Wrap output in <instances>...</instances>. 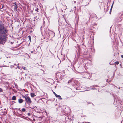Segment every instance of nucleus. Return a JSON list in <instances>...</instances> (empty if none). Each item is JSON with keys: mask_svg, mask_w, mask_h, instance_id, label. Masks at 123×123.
Masks as SVG:
<instances>
[{"mask_svg": "<svg viewBox=\"0 0 123 123\" xmlns=\"http://www.w3.org/2000/svg\"><path fill=\"white\" fill-rule=\"evenodd\" d=\"M25 100L27 102H28L30 103H31V100L29 97L26 96Z\"/></svg>", "mask_w": 123, "mask_h": 123, "instance_id": "obj_2", "label": "nucleus"}, {"mask_svg": "<svg viewBox=\"0 0 123 123\" xmlns=\"http://www.w3.org/2000/svg\"><path fill=\"white\" fill-rule=\"evenodd\" d=\"M111 11L110 10V12H109L110 14L111 13Z\"/></svg>", "mask_w": 123, "mask_h": 123, "instance_id": "obj_18", "label": "nucleus"}, {"mask_svg": "<svg viewBox=\"0 0 123 123\" xmlns=\"http://www.w3.org/2000/svg\"><path fill=\"white\" fill-rule=\"evenodd\" d=\"M28 37H29V38L30 40V42L31 40V37L30 36H28Z\"/></svg>", "mask_w": 123, "mask_h": 123, "instance_id": "obj_9", "label": "nucleus"}, {"mask_svg": "<svg viewBox=\"0 0 123 123\" xmlns=\"http://www.w3.org/2000/svg\"><path fill=\"white\" fill-rule=\"evenodd\" d=\"M115 63L117 65H118L119 64V62H115Z\"/></svg>", "mask_w": 123, "mask_h": 123, "instance_id": "obj_10", "label": "nucleus"}, {"mask_svg": "<svg viewBox=\"0 0 123 123\" xmlns=\"http://www.w3.org/2000/svg\"><path fill=\"white\" fill-rule=\"evenodd\" d=\"M112 9V8H111V9H110V10L111 11Z\"/></svg>", "mask_w": 123, "mask_h": 123, "instance_id": "obj_19", "label": "nucleus"}, {"mask_svg": "<svg viewBox=\"0 0 123 123\" xmlns=\"http://www.w3.org/2000/svg\"><path fill=\"white\" fill-rule=\"evenodd\" d=\"M23 69H24V70H27V68H26V67H24L23 68Z\"/></svg>", "mask_w": 123, "mask_h": 123, "instance_id": "obj_11", "label": "nucleus"}, {"mask_svg": "<svg viewBox=\"0 0 123 123\" xmlns=\"http://www.w3.org/2000/svg\"><path fill=\"white\" fill-rule=\"evenodd\" d=\"M113 4V3L112 4V5L111 6V8L112 9V8Z\"/></svg>", "mask_w": 123, "mask_h": 123, "instance_id": "obj_16", "label": "nucleus"}, {"mask_svg": "<svg viewBox=\"0 0 123 123\" xmlns=\"http://www.w3.org/2000/svg\"><path fill=\"white\" fill-rule=\"evenodd\" d=\"M22 111L23 112H25L26 111L25 109L24 108H22Z\"/></svg>", "mask_w": 123, "mask_h": 123, "instance_id": "obj_8", "label": "nucleus"}, {"mask_svg": "<svg viewBox=\"0 0 123 123\" xmlns=\"http://www.w3.org/2000/svg\"><path fill=\"white\" fill-rule=\"evenodd\" d=\"M121 57L122 58H123V55H121Z\"/></svg>", "mask_w": 123, "mask_h": 123, "instance_id": "obj_17", "label": "nucleus"}, {"mask_svg": "<svg viewBox=\"0 0 123 123\" xmlns=\"http://www.w3.org/2000/svg\"><path fill=\"white\" fill-rule=\"evenodd\" d=\"M30 94H31V96L32 97H33L35 96V95L33 93H31Z\"/></svg>", "mask_w": 123, "mask_h": 123, "instance_id": "obj_6", "label": "nucleus"}, {"mask_svg": "<svg viewBox=\"0 0 123 123\" xmlns=\"http://www.w3.org/2000/svg\"><path fill=\"white\" fill-rule=\"evenodd\" d=\"M23 102V100L22 99H20L18 100V102L19 103H21Z\"/></svg>", "mask_w": 123, "mask_h": 123, "instance_id": "obj_4", "label": "nucleus"}, {"mask_svg": "<svg viewBox=\"0 0 123 123\" xmlns=\"http://www.w3.org/2000/svg\"><path fill=\"white\" fill-rule=\"evenodd\" d=\"M53 92V93L54 94H55V96H56V95H57V94H56L54 92Z\"/></svg>", "mask_w": 123, "mask_h": 123, "instance_id": "obj_14", "label": "nucleus"}, {"mask_svg": "<svg viewBox=\"0 0 123 123\" xmlns=\"http://www.w3.org/2000/svg\"><path fill=\"white\" fill-rule=\"evenodd\" d=\"M69 81L68 82V83H69Z\"/></svg>", "mask_w": 123, "mask_h": 123, "instance_id": "obj_21", "label": "nucleus"}, {"mask_svg": "<svg viewBox=\"0 0 123 123\" xmlns=\"http://www.w3.org/2000/svg\"><path fill=\"white\" fill-rule=\"evenodd\" d=\"M31 115V114H30V113H28V116H30Z\"/></svg>", "mask_w": 123, "mask_h": 123, "instance_id": "obj_13", "label": "nucleus"}, {"mask_svg": "<svg viewBox=\"0 0 123 123\" xmlns=\"http://www.w3.org/2000/svg\"><path fill=\"white\" fill-rule=\"evenodd\" d=\"M38 10V8H37L35 9V11H37Z\"/></svg>", "mask_w": 123, "mask_h": 123, "instance_id": "obj_15", "label": "nucleus"}, {"mask_svg": "<svg viewBox=\"0 0 123 123\" xmlns=\"http://www.w3.org/2000/svg\"><path fill=\"white\" fill-rule=\"evenodd\" d=\"M14 8L15 9H17V6L16 4L15 3V5H14Z\"/></svg>", "mask_w": 123, "mask_h": 123, "instance_id": "obj_7", "label": "nucleus"}, {"mask_svg": "<svg viewBox=\"0 0 123 123\" xmlns=\"http://www.w3.org/2000/svg\"><path fill=\"white\" fill-rule=\"evenodd\" d=\"M12 99L13 100H15L16 99V98L15 96H14L12 98Z\"/></svg>", "mask_w": 123, "mask_h": 123, "instance_id": "obj_5", "label": "nucleus"}, {"mask_svg": "<svg viewBox=\"0 0 123 123\" xmlns=\"http://www.w3.org/2000/svg\"><path fill=\"white\" fill-rule=\"evenodd\" d=\"M22 96L23 98H24L25 99V97H26V96L25 97L23 95Z\"/></svg>", "mask_w": 123, "mask_h": 123, "instance_id": "obj_12", "label": "nucleus"}, {"mask_svg": "<svg viewBox=\"0 0 123 123\" xmlns=\"http://www.w3.org/2000/svg\"><path fill=\"white\" fill-rule=\"evenodd\" d=\"M6 31L4 29V26L2 25H0V33L5 34Z\"/></svg>", "mask_w": 123, "mask_h": 123, "instance_id": "obj_1", "label": "nucleus"}, {"mask_svg": "<svg viewBox=\"0 0 123 123\" xmlns=\"http://www.w3.org/2000/svg\"><path fill=\"white\" fill-rule=\"evenodd\" d=\"M11 44H13V42H11Z\"/></svg>", "mask_w": 123, "mask_h": 123, "instance_id": "obj_20", "label": "nucleus"}, {"mask_svg": "<svg viewBox=\"0 0 123 123\" xmlns=\"http://www.w3.org/2000/svg\"><path fill=\"white\" fill-rule=\"evenodd\" d=\"M56 97H58V98L60 99H62V98L59 95H56V96H55Z\"/></svg>", "mask_w": 123, "mask_h": 123, "instance_id": "obj_3", "label": "nucleus"}]
</instances>
